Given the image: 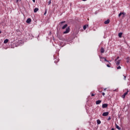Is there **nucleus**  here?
<instances>
[{
    "mask_svg": "<svg viewBox=\"0 0 130 130\" xmlns=\"http://www.w3.org/2000/svg\"><path fill=\"white\" fill-rule=\"evenodd\" d=\"M104 59H105V61H107V62H109V61H108L106 58H104Z\"/></svg>",
    "mask_w": 130,
    "mask_h": 130,
    "instance_id": "nucleus-19",
    "label": "nucleus"
},
{
    "mask_svg": "<svg viewBox=\"0 0 130 130\" xmlns=\"http://www.w3.org/2000/svg\"><path fill=\"white\" fill-rule=\"evenodd\" d=\"M118 36H119V38H121V37H122V32H119L118 34Z\"/></svg>",
    "mask_w": 130,
    "mask_h": 130,
    "instance_id": "nucleus-12",
    "label": "nucleus"
},
{
    "mask_svg": "<svg viewBox=\"0 0 130 130\" xmlns=\"http://www.w3.org/2000/svg\"><path fill=\"white\" fill-rule=\"evenodd\" d=\"M38 11H39V9L37 8H36L35 9H34V13H37V12H38Z\"/></svg>",
    "mask_w": 130,
    "mask_h": 130,
    "instance_id": "nucleus-11",
    "label": "nucleus"
},
{
    "mask_svg": "<svg viewBox=\"0 0 130 130\" xmlns=\"http://www.w3.org/2000/svg\"><path fill=\"white\" fill-rule=\"evenodd\" d=\"M70 31V27H68L66 28V30L65 31L63 32V34H68V33H69Z\"/></svg>",
    "mask_w": 130,
    "mask_h": 130,
    "instance_id": "nucleus-1",
    "label": "nucleus"
},
{
    "mask_svg": "<svg viewBox=\"0 0 130 130\" xmlns=\"http://www.w3.org/2000/svg\"><path fill=\"white\" fill-rule=\"evenodd\" d=\"M0 34H2V31H0Z\"/></svg>",
    "mask_w": 130,
    "mask_h": 130,
    "instance_id": "nucleus-35",
    "label": "nucleus"
},
{
    "mask_svg": "<svg viewBox=\"0 0 130 130\" xmlns=\"http://www.w3.org/2000/svg\"><path fill=\"white\" fill-rule=\"evenodd\" d=\"M110 22V20H109V19H108L104 22V24H109Z\"/></svg>",
    "mask_w": 130,
    "mask_h": 130,
    "instance_id": "nucleus-8",
    "label": "nucleus"
},
{
    "mask_svg": "<svg viewBox=\"0 0 130 130\" xmlns=\"http://www.w3.org/2000/svg\"><path fill=\"white\" fill-rule=\"evenodd\" d=\"M32 2H33L34 3H35V0H32Z\"/></svg>",
    "mask_w": 130,
    "mask_h": 130,
    "instance_id": "nucleus-32",
    "label": "nucleus"
},
{
    "mask_svg": "<svg viewBox=\"0 0 130 130\" xmlns=\"http://www.w3.org/2000/svg\"><path fill=\"white\" fill-rule=\"evenodd\" d=\"M123 15V16H125V13L124 12H120L119 15H118V17H120V16Z\"/></svg>",
    "mask_w": 130,
    "mask_h": 130,
    "instance_id": "nucleus-6",
    "label": "nucleus"
},
{
    "mask_svg": "<svg viewBox=\"0 0 130 130\" xmlns=\"http://www.w3.org/2000/svg\"><path fill=\"white\" fill-rule=\"evenodd\" d=\"M83 2H86L87 0H82Z\"/></svg>",
    "mask_w": 130,
    "mask_h": 130,
    "instance_id": "nucleus-33",
    "label": "nucleus"
},
{
    "mask_svg": "<svg viewBox=\"0 0 130 130\" xmlns=\"http://www.w3.org/2000/svg\"><path fill=\"white\" fill-rule=\"evenodd\" d=\"M107 67H108V68H110V66L109 64H107Z\"/></svg>",
    "mask_w": 130,
    "mask_h": 130,
    "instance_id": "nucleus-26",
    "label": "nucleus"
},
{
    "mask_svg": "<svg viewBox=\"0 0 130 130\" xmlns=\"http://www.w3.org/2000/svg\"><path fill=\"white\" fill-rule=\"evenodd\" d=\"M125 16V15H122V18H124Z\"/></svg>",
    "mask_w": 130,
    "mask_h": 130,
    "instance_id": "nucleus-29",
    "label": "nucleus"
},
{
    "mask_svg": "<svg viewBox=\"0 0 130 130\" xmlns=\"http://www.w3.org/2000/svg\"><path fill=\"white\" fill-rule=\"evenodd\" d=\"M127 62H128V61H127Z\"/></svg>",
    "mask_w": 130,
    "mask_h": 130,
    "instance_id": "nucleus-37",
    "label": "nucleus"
},
{
    "mask_svg": "<svg viewBox=\"0 0 130 130\" xmlns=\"http://www.w3.org/2000/svg\"><path fill=\"white\" fill-rule=\"evenodd\" d=\"M111 119V117L109 116L108 118V120H110Z\"/></svg>",
    "mask_w": 130,
    "mask_h": 130,
    "instance_id": "nucleus-20",
    "label": "nucleus"
},
{
    "mask_svg": "<svg viewBox=\"0 0 130 130\" xmlns=\"http://www.w3.org/2000/svg\"><path fill=\"white\" fill-rule=\"evenodd\" d=\"M9 42V40L8 39H6L4 41V43H5V44H6V43H8Z\"/></svg>",
    "mask_w": 130,
    "mask_h": 130,
    "instance_id": "nucleus-14",
    "label": "nucleus"
},
{
    "mask_svg": "<svg viewBox=\"0 0 130 130\" xmlns=\"http://www.w3.org/2000/svg\"><path fill=\"white\" fill-rule=\"evenodd\" d=\"M111 130H115L114 128H112Z\"/></svg>",
    "mask_w": 130,
    "mask_h": 130,
    "instance_id": "nucleus-30",
    "label": "nucleus"
},
{
    "mask_svg": "<svg viewBox=\"0 0 130 130\" xmlns=\"http://www.w3.org/2000/svg\"><path fill=\"white\" fill-rule=\"evenodd\" d=\"M50 4H51V1H50L48 2V5H49Z\"/></svg>",
    "mask_w": 130,
    "mask_h": 130,
    "instance_id": "nucleus-23",
    "label": "nucleus"
},
{
    "mask_svg": "<svg viewBox=\"0 0 130 130\" xmlns=\"http://www.w3.org/2000/svg\"><path fill=\"white\" fill-rule=\"evenodd\" d=\"M119 58V57H117L115 59V61H117V59H118Z\"/></svg>",
    "mask_w": 130,
    "mask_h": 130,
    "instance_id": "nucleus-22",
    "label": "nucleus"
},
{
    "mask_svg": "<svg viewBox=\"0 0 130 130\" xmlns=\"http://www.w3.org/2000/svg\"><path fill=\"white\" fill-rule=\"evenodd\" d=\"M115 63L116 66H118L120 64V60H118V61H115Z\"/></svg>",
    "mask_w": 130,
    "mask_h": 130,
    "instance_id": "nucleus-5",
    "label": "nucleus"
},
{
    "mask_svg": "<svg viewBox=\"0 0 130 130\" xmlns=\"http://www.w3.org/2000/svg\"><path fill=\"white\" fill-rule=\"evenodd\" d=\"M99 92H101V91H100V90H99Z\"/></svg>",
    "mask_w": 130,
    "mask_h": 130,
    "instance_id": "nucleus-36",
    "label": "nucleus"
},
{
    "mask_svg": "<svg viewBox=\"0 0 130 130\" xmlns=\"http://www.w3.org/2000/svg\"><path fill=\"white\" fill-rule=\"evenodd\" d=\"M117 70H120L121 69V67L120 66H119L117 68Z\"/></svg>",
    "mask_w": 130,
    "mask_h": 130,
    "instance_id": "nucleus-18",
    "label": "nucleus"
},
{
    "mask_svg": "<svg viewBox=\"0 0 130 130\" xmlns=\"http://www.w3.org/2000/svg\"><path fill=\"white\" fill-rule=\"evenodd\" d=\"M68 27V24H65L62 27V29H66V28H67Z\"/></svg>",
    "mask_w": 130,
    "mask_h": 130,
    "instance_id": "nucleus-15",
    "label": "nucleus"
},
{
    "mask_svg": "<svg viewBox=\"0 0 130 130\" xmlns=\"http://www.w3.org/2000/svg\"><path fill=\"white\" fill-rule=\"evenodd\" d=\"M93 96H95V94H94L93 93H91V96L93 97Z\"/></svg>",
    "mask_w": 130,
    "mask_h": 130,
    "instance_id": "nucleus-27",
    "label": "nucleus"
},
{
    "mask_svg": "<svg viewBox=\"0 0 130 130\" xmlns=\"http://www.w3.org/2000/svg\"><path fill=\"white\" fill-rule=\"evenodd\" d=\"M116 124V128H117V129H119V130H120L121 129V128H120V127H119V126H118L117 124Z\"/></svg>",
    "mask_w": 130,
    "mask_h": 130,
    "instance_id": "nucleus-13",
    "label": "nucleus"
},
{
    "mask_svg": "<svg viewBox=\"0 0 130 130\" xmlns=\"http://www.w3.org/2000/svg\"><path fill=\"white\" fill-rule=\"evenodd\" d=\"M123 77H124V80H125V79H126V76L123 75Z\"/></svg>",
    "mask_w": 130,
    "mask_h": 130,
    "instance_id": "nucleus-24",
    "label": "nucleus"
},
{
    "mask_svg": "<svg viewBox=\"0 0 130 130\" xmlns=\"http://www.w3.org/2000/svg\"><path fill=\"white\" fill-rule=\"evenodd\" d=\"M104 91H106V88H104Z\"/></svg>",
    "mask_w": 130,
    "mask_h": 130,
    "instance_id": "nucleus-31",
    "label": "nucleus"
},
{
    "mask_svg": "<svg viewBox=\"0 0 130 130\" xmlns=\"http://www.w3.org/2000/svg\"><path fill=\"white\" fill-rule=\"evenodd\" d=\"M100 58H103V59H104V57H102L101 56H100Z\"/></svg>",
    "mask_w": 130,
    "mask_h": 130,
    "instance_id": "nucleus-28",
    "label": "nucleus"
},
{
    "mask_svg": "<svg viewBox=\"0 0 130 130\" xmlns=\"http://www.w3.org/2000/svg\"><path fill=\"white\" fill-rule=\"evenodd\" d=\"M105 51V50H104V48H101V53H104Z\"/></svg>",
    "mask_w": 130,
    "mask_h": 130,
    "instance_id": "nucleus-10",
    "label": "nucleus"
},
{
    "mask_svg": "<svg viewBox=\"0 0 130 130\" xmlns=\"http://www.w3.org/2000/svg\"><path fill=\"white\" fill-rule=\"evenodd\" d=\"M128 93V89H127V92H125L123 95H122V98H123V99H124V98H125V96H126L127 94Z\"/></svg>",
    "mask_w": 130,
    "mask_h": 130,
    "instance_id": "nucleus-2",
    "label": "nucleus"
},
{
    "mask_svg": "<svg viewBox=\"0 0 130 130\" xmlns=\"http://www.w3.org/2000/svg\"><path fill=\"white\" fill-rule=\"evenodd\" d=\"M17 3H18V2H19V0H16Z\"/></svg>",
    "mask_w": 130,
    "mask_h": 130,
    "instance_id": "nucleus-34",
    "label": "nucleus"
},
{
    "mask_svg": "<svg viewBox=\"0 0 130 130\" xmlns=\"http://www.w3.org/2000/svg\"><path fill=\"white\" fill-rule=\"evenodd\" d=\"M108 107V104H103L102 105L103 108H107Z\"/></svg>",
    "mask_w": 130,
    "mask_h": 130,
    "instance_id": "nucleus-4",
    "label": "nucleus"
},
{
    "mask_svg": "<svg viewBox=\"0 0 130 130\" xmlns=\"http://www.w3.org/2000/svg\"><path fill=\"white\" fill-rule=\"evenodd\" d=\"M101 102H102V101H100V100H99V101H96V104L97 105L100 104V103H101Z\"/></svg>",
    "mask_w": 130,
    "mask_h": 130,
    "instance_id": "nucleus-9",
    "label": "nucleus"
},
{
    "mask_svg": "<svg viewBox=\"0 0 130 130\" xmlns=\"http://www.w3.org/2000/svg\"><path fill=\"white\" fill-rule=\"evenodd\" d=\"M63 23H66V21H62L60 23V24H61H61H63Z\"/></svg>",
    "mask_w": 130,
    "mask_h": 130,
    "instance_id": "nucleus-21",
    "label": "nucleus"
},
{
    "mask_svg": "<svg viewBox=\"0 0 130 130\" xmlns=\"http://www.w3.org/2000/svg\"><path fill=\"white\" fill-rule=\"evenodd\" d=\"M109 114V112H106L103 113V116H107Z\"/></svg>",
    "mask_w": 130,
    "mask_h": 130,
    "instance_id": "nucleus-3",
    "label": "nucleus"
},
{
    "mask_svg": "<svg viewBox=\"0 0 130 130\" xmlns=\"http://www.w3.org/2000/svg\"><path fill=\"white\" fill-rule=\"evenodd\" d=\"M83 29H84V30H86V29H87V26L86 25H84L83 26Z\"/></svg>",
    "mask_w": 130,
    "mask_h": 130,
    "instance_id": "nucleus-17",
    "label": "nucleus"
},
{
    "mask_svg": "<svg viewBox=\"0 0 130 130\" xmlns=\"http://www.w3.org/2000/svg\"><path fill=\"white\" fill-rule=\"evenodd\" d=\"M31 18H28L26 20V23H27V24H30V23H31Z\"/></svg>",
    "mask_w": 130,
    "mask_h": 130,
    "instance_id": "nucleus-7",
    "label": "nucleus"
},
{
    "mask_svg": "<svg viewBox=\"0 0 130 130\" xmlns=\"http://www.w3.org/2000/svg\"><path fill=\"white\" fill-rule=\"evenodd\" d=\"M102 95H103V96H105V93L102 92Z\"/></svg>",
    "mask_w": 130,
    "mask_h": 130,
    "instance_id": "nucleus-25",
    "label": "nucleus"
},
{
    "mask_svg": "<svg viewBox=\"0 0 130 130\" xmlns=\"http://www.w3.org/2000/svg\"><path fill=\"white\" fill-rule=\"evenodd\" d=\"M96 122H97L98 124H100L101 123V121H100L99 119H98L96 120Z\"/></svg>",
    "mask_w": 130,
    "mask_h": 130,
    "instance_id": "nucleus-16",
    "label": "nucleus"
}]
</instances>
